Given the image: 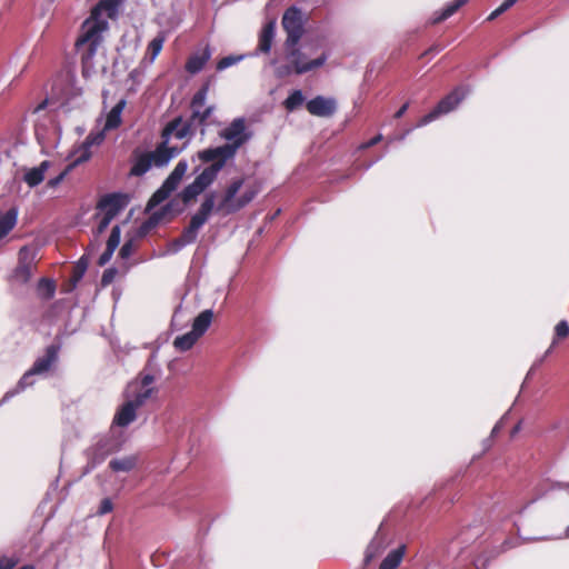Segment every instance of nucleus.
Wrapping results in <instances>:
<instances>
[{
	"label": "nucleus",
	"instance_id": "864d4df0",
	"mask_svg": "<svg viewBox=\"0 0 569 569\" xmlns=\"http://www.w3.org/2000/svg\"><path fill=\"white\" fill-rule=\"evenodd\" d=\"M11 396H12V393H11V392H7V393H6V396H4V398H3V401H6L7 399H9Z\"/></svg>",
	"mask_w": 569,
	"mask_h": 569
},
{
	"label": "nucleus",
	"instance_id": "39448f33",
	"mask_svg": "<svg viewBox=\"0 0 569 569\" xmlns=\"http://www.w3.org/2000/svg\"><path fill=\"white\" fill-rule=\"evenodd\" d=\"M260 183L256 180L234 178L224 189L223 196L214 208L223 214L234 213L248 206L260 192Z\"/></svg>",
	"mask_w": 569,
	"mask_h": 569
},
{
	"label": "nucleus",
	"instance_id": "603ef678",
	"mask_svg": "<svg viewBox=\"0 0 569 569\" xmlns=\"http://www.w3.org/2000/svg\"><path fill=\"white\" fill-rule=\"evenodd\" d=\"M152 219H154V220L157 221V220H159V219H160V217L158 216V213H157V212H153V213H152Z\"/></svg>",
	"mask_w": 569,
	"mask_h": 569
},
{
	"label": "nucleus",
	"instance_id": "49530a36",
	"mask_svg": "<svg viewBox=\"0 0 569 569\" xmlns=\"http://www.w3.org/2000/svg\"><path fill=\"white\" fill-rule=\"evenodd\" d=\"M113 251L106 248V251L100 256L98 263L99 266H104L112 257Z\"/></svg>",
	"mask_w": 569,
	"mask_h": 569
},
{
	"label": "nucleus",
	"instance_id": "393cba45",
	"mask_svg": "<svg viewBox=\"0 0 569 569\" xmlns=\"http://www.w3.org/2000/svg\"><path fill=\"white\" fill-rule=\"evenodd\" d=\"M213 319L211 309H206L200 312L192 323V331L200 338L210 327Z\"/></svg>",
	"mask_w": 569,
	"mask_h": 569
},
{
	"label": "nucleus",
	"instance_id": "473e14b6",
	"mask_svg": "<svg viewBox=\"0 0 569 569\" xmlns=\"http://www.w3.org/2000/svg\"><path fill=\"white\" fill-rule=\"evenodd\" d=\"M519 545H520V542L517 538H512V537L506 538L499 546L493 548V550L491 551L490 559L496 558V557L500 556L501 553L518 547ZM487 561H489V558L486 559V562Z\"/></svg>",
	"mask_w": 569,
	"mask_h": 569
},
{
	"label": "nucleus",
	"instance_id": "f257e3e1",
	"mask_svg": "<svg viewBox=\"0 0 569 569\" xmlns=\"http://www.w3.org/2000/svg\"><path fill=\"white\" fill-rule=\"evenodd\" d=\"M117 13V4L111 0H101L81 26L80 34L76 47L81 53L82 74L86 78L97 73L99 69L104 70L103 64L96 60L97 48L102 42V33L108 29V19Z\"/></svg>",
	"mask_w": 569,
	"mask_h": 569
},
{
	"label": "nucleus",
	"instance_id": "3c124183",
	"mask_svg": "<svg viewBox=\"0 0 569 569\" xmlns=\"http://www.w3.org/2000/svg\"><path fill=\"white\" fill-rule=\"evenodd\" d=\"M43 107H44V102H43V103H41V104H39V106L37 107L36 111H37V112H39L40 110H42V109H43Z\"/></svg>",
	"mask_w": 569,
	"mask_h": 569
},
{
	"label": "nucleus",
	"instance_id": "1a4fd4ad",
	"mask_svg": "<svg viewBox=\"0 0 569 569\" xmlns=\"http://www.w3.org/2000/svg\"><path fill=\"white\" fill-rule=\"evenodd\" d=\"M282 27L287 32L284 48L298 46L303 34V21L301 11L296 8H289L282 17Z\"/></svg>",
	"mask_w": 569,
	"mask_h": 569
},
{
	"label": "nucleus",
	"instance_id": "412c9836",
	"mask_svg": "<svg viewBox=\"0 0 569 569\" xmlns=\"http://www.w3.org/2000/svg\"><path fill=\"white\" fill-rule=\"evenodd\" d=\"M139 407L126 399V402L118 409L114 415L113 423L119 427H127L137 418V409Z\"/></svg>",
	"mask_w": 569,
	"mask_h": 569
},
{
	"label": "nucleus",
	"instance_id": "5701e85b",
	"mask_svg": "<svg viewBox=\"0 0 569 569\" xmlns=\"http://www.w3.org/2000/svg\"><path fill=\"white\" fill-rule=\"evenodd\" d=\"M210 57H211V50L207 46L201 52L194 53L193 56H191L189 58V60L186 64L187 71L190 73H193V74L199 72L200 70H202V68L208 62Z\"/></svg>",
	"mask_w": 569,
	"mask_h": 569
},
{
	"label": "nucleus",
	"instance_id": "4be33fe9",
	"mask_svg": "<svg viewBox=\"0 0 569 569\" xmlns=\"http://www.w3.org/2000/svg\"><path fill=\"white\" fill-rule=\"evenodd\" d=\"M51 166L50 161H42L38 167L29 168L24 171L23 181L29 187H36L44 180L46 172Z\"/></svg>",
	"mask_w": 569,
	"mask_h": 569
},
{
	"label": "nucleus",
	"instance_id": "5fc2aeb1",
	"mask_svg": "<svg viewBox=\"0 0 569 569\" xmlns=\"http://www.w3.org/2000/svg\"><path fill=\"white\" fill-rule=\"evenodd\" d=\"M563 490L569 495V487H565Z\"/></svg>",
	"mask_w": 569,
	"mask_h": 569
},
{
	"label": "nucleus",
	"instance_id": "0eeeda50",
	"mask_svg": "<svg viewBox=\"0 0 569 569\" xmlns=\"http://www.w3.org/2000/svg\"><path fill=\"white\" fill-rule=\"evenodd\" d=\"M212 163L204 168L194 180L188 184L180 193V198L184 203H189L201 194L208 187H210L217 179L218 173L223 168L221 163L211 161Z\"/></svg>",
	"mask_w": 569,
	"mask_h": 569
},
{
	"label": "nucleus",
	"instance_id": "2eb2a0df",
	"mask_svg": "<svg viewBox=\"0 0 569 569\" xmlns=\"http://www.w3.org/2000/svg\"><path fill=\"white\" fill-rule=\"evenodd\" d=\"M118 450L117 442L111 438L100 439L97 443L87 449L86 456L90 469L96 468L109 455Z\"/></svg>",
	"mask_w": 569,
	"mask_h": 569
},
{
	"label": "nucleus",
	"instance_id": "e433bc0d",
	"mask_svg": "<svg viewBox=\"0 0 569 569\" xmlns=\"http://www.w3.org/2000/svg\"><path fill=\"white\" fill-rule=\"evenodd\" d=\"M120 227L114 226L111 230V233L109 236V239L107 241V249L114 252V250L118 248L120 243Z\"/></svg>",
	"mask_w": 569,
	"mask_h": 569
},
{
	"label": "nucleus",
	"instance_id": "c85d7f7f",
	"mask_svg": "<svg viewBox=\"0 0 569 569\" xmlns=\"http://www.w3.org/2000/svg\"><path fill=\"white\" fill-rule=\"evenodd\" d=\"M137 460V457L133 455L122 458H116L109 462V467L114 472H129L136 467Z\"/></svg>",
	"mask_w": 569,
	"mask_h": 569
},
{
	"label": "nucleus",
	"instance_id": "8fccbe9b",
	"mask_svg": "<svg viewBox=\"0 0 569 569\" xmlns=\"http://www.w3.org/2000/svg\"><path fill=\"white\" fill-rule=\"evenodd\" d=\"M130 252V246L128 243H126L121 249H120V254L122 257H127Z\"/></svg>",
	"mask_w": 569,
	"mask_h": 569
},
{
	"label": "nucleus",
	"instance_id": "c756f323",
	"mask_svg": "<svg viewBox=\"0 0 569 569\" xmlns=\"http://www.w3.org/2000/svg\"><path fill=\"white\" fill-rule=\"evenodd\" d=\"M17 222V212L11 209L4 213L0 212V239L3 238L14 227Z\"/></svg>",
	"mask_w": 569,
	"mask_h": 569
},
{
	"label": "nucleus",
	"instance_id": "79ce46f5",
	"mask_svg": "<svg viewBox=\"0 0 569 569\" xmlns=\"http://www.w3.org/2000/svg\"><path fill=\"white\" fill-rule=\"evenodd\" d=\"M73 167H70V164L67 167V169L64 171H62L59 176H57L56 178L53 179H50L48 181V186L51 187V188H54L57 187L63 179L64 177L68 174V172L72 169Z\"/></svg>",
	"mask_w": 569,
	"mask_h": 569
},
{
	"label": "nucleus",
	"instance_id": "f03ea898",
	"mask_svg": "<svg viewBox=\"0 0 569 569\" xmlns=\"http://www.w3.org/2000/svg\"><path fill=\"white\" fill-rule=\"evenodd\" d=\"M192 122L183 121L181 118H177L169 122L162 132L163 141L153 150L137 153L131 168L130 173L132 176H142L152 167H164L169 161L174 158L181 149L177 147H169L170 138L184 139L190 137L192 131Z\"/></svg>",
	"mask_w": 569,
	"mask_h": 569
},
{
	"label": "nucleus",
	"instance_id": "aec40b11",
	"mask_svg": "<svg viewBox=\"0 0 569 569\" xmlns=\"http://www.w3.org/2000/svg\"><path fill=\"white\" fill-rule=\"evenodd\" d=\"M388 546L389 540L387 537L383 533L378 532L366 549L365 562L370 563L372 560L380 557Z\"/></svg>",
	"mask_w": 569,
	"mask_h": 569
},
{
	"label": "nucleus",
	"instance_id": "9b49d317",
	"mask_svg": "<svg viewBox=\"0 0 569 569\" xmlns=\"http://www.w3.org/2000/svg\"><path fill=\"white\" fill-rule=\"evenodd\" d=\"M153 382L154 377L152 375H143L139 380H134L128 385L126 390V399L134 402V405L140 408L153 395Z\"/></svg>",
	"mask_w": 569,
	"mask_h": 569
},
{
	"label": "nucleus",
	"instance_id": "37998d69",
	"mask_svg": "<svg viewBox=\"0 0 569 569\" xmlns=\"http://www.w3.org/2000/svg\"><path fill=\"white\" fill-rule=\"evenodd\" d=\"M17 565V561L12 558L1 557L0 558V569H13Z\"/></svg>",
	"mask_w": 569,
	"mask_h": 569
},
{
	"label": "nucleus",
	"instance_id": "423d86ee",
	"mask_svg": "<svg viewBox=\"0 0 569 569\" xmlns=\"http://www.w3.org/2000/svg\"><path fill=\"white\" fill-rule=\"evenodd\" d=\"M214 209V193L206 194L200 208L192 216L190 224L183 230L181 236L170 244L171 252H178L181 248L196 241L199 229L207 222Z\"/></svg>",
	"mask_w": 569,
	"mask_h": 569
},
{
	"label": "nucleus",
	"instance_id": "09e8293b",
	"mask_svg": "<svg viewBox=\"0 0 569 569\" xmlns=\"http://www.w3.org/2000/svg\"><path fill=\"white\" fill-rule=\"evenodd\" d=\"M408 109V103H405L395 114L396 118H400L405 114Z\"/></svg>",
	"mask_w": 569,
	"mask_h": 569
},
{
	"label": "nucleus",
	"instance_id": "cd10ccee",
	"mask_svg": "<svg viewBox=\"0 0 569 569\" xmlns=\"http://www.w3.org/2000/svg\"><path fill=\"white\" fill-rule=\"evenodd\" d=\"M164 41L166 34L160 32L149 42L144 57V60L148 59L149 64L153 63L158 54L161 52Z\"/></svg>",
	"mask_w": 569,
	"mask_h": 569
},
{
	"label": "nucleus",
	"instance_id": "4d7b16f0",
	"mask_svg": "<svg viewBox=\"0 0 569 569\" xmlns=\"http://www.w3.org/2000/svg\"><path fill=\"white\" fill-rule=\"evenodd\" d=\"M518 0H515V3L517 2Z\"/></svg>",
	"mask_w": 569,
	"mask_h": 569
},
{
	"label": "nucleus",
	"instance_id": "f704fd0d",
	"mask_svg": "<svg viewBox=\"0 0 569 569\" xmlns=\"http://www.w3.org/2000/svg\"><path fill=\"white\" fill-rule=\"evenodd\" d=\"M94 219L97 221V226L93 229V234H94V237H99L101 233H103L106 231V229L109 227V224L112 220L104 217L100 212L96 213Z\"/></svg>",
	"mask_w": 569,
	"mask_h": 569
},
{
	"label": "nucleus",
	"instance_id": "6e6d98bb",
	"mask_svg": "<svg viewBox=\"0 0 569 569\" xmlns=\"http://www.w3.org/2000/svg\"><path fill=\"white\" fill-rule=\"evenodd\" d=\"M556 489H562L561 486H558V487H552V490L555 491Z\"/></svg>",
	"mask_w": 569,
	"mask_h": 569
},
{
	"label": "nucleus",
	"instance_id": "7ed1b4c3",
	"mask_svg": "<svg viewBox=\"0 0 569 569\" xmlns=\"http://www.w3.org/2000/svg\"><path fill=\"white\" fill-rule=\"evenodd\" d=\"M219 137L227 143L199 151L198 158L202 162L217 161L224 167L227 161L233 159L237 151L252 138V131L244 118H236L219 132Z\"/></svg>",
	"mask_w": 569,
	"mask_h": 569
},
{
	"label": "nucleus",
	"instance_id": "58836bf2",
	"mask_svg": "<svg viewBox=\"0 0 569 569\" xmlns=\"http://www.w3.org/2000/svg\"><path fill=\"white\" fill-rule=\"evenodd\" d=\"M482 535V529L480 526H475L467 528L466 530L461 531L460 537L462 542H468L470 538L475 537L478 538Z\"/></svg>",
	"mask_w": 569,
	"mask_h": 569
},
{
	"label": "nucleus",
	"instance_id": "a211bd4d",
	"mask_svg": "<svg viewBox=\"0 0 569 569\" xmlns=\"http://www.w3.org/2000/svg\"><path fill=\"white\" fill-rule=\"evenodd\" d=\"M307 110L316 117L328 118L337 110V101L333 98L318 96L307 102Z\"/></svg>",
	"mask_w": 569,
	"mask_h": 569
},
{
	"label": "nucleus",
	"instance_id": "2f4dec72",
	"mask_svg": "<svg viewBox=\"0 0 569 569\" xmlns=\"http://www.w3.org/2000/svg\"><path fill=\"white\" fill-rule=\"evenodd\" d=\"M467 2L468 0H453L451 3L447 4L446 8L439 14L433 17L432 23H439L448 19Z\"/></svg>",
	"mask_w": 569,
	"mask_h": 569
},
{
	"label": "nucleus",
	"instance_id": "c9c22d12",
	"mask_svg": "<svg viewBox=\"0 0 569 569\" xmlns=\"http://www.w3.org/2000/svg\"><path fill=\"white\" fill-rule=\"evenodd\" d=\"M38 290L43 297L51 298L54 295L56 286L53 281L43 278L38 283Z\"/></svg>",
	"mask_w": 569,
	"mask_h": 569
},
{
	"label": "nucleus",
	"instance_id": "4468645a",
	"mask_svg": "<svg viewBox=\"0 0 569 569\" xmlns=\"http://www.w3.org/2000/svg\"><path fill=\"white\" fill-rule=\"evenodd\" d=\"M34 270V252L27 247H23L19 252V262L14 269L11 279L18 284L27 283Z\"/></svg>",
	"mask_w": 569,
	"mask_h": 569
},
{
	"label": "nucleus",
	"instance_id": "c03bdc74",
	"mask_svg": "<svg viewBox=\"0 0 569 569\" xmlns=\"http://www.w3.org/2000/svg\"><path fill=\"white\" fill-rule=\"evenodd\" d=\"M114 274H116V271L113 269L106 270L101 278L102 286H108L109 283H111Z\"/></svg>",
	"mask_w": 569,
	"mask_h": 569
},
{
	"label": "nucleus",
	"instance_id": "6ab92c4d",
	"mask_svg": "<svg viewBox=\"0 0 569 569\" xmlns=\"http://www.w3.org/2000/svg\"><path fill=\"white\" fill-rule=\"evenodd\" d=\"M126 206V199L120 194H109L98 203V212L113 220Z\"/></svg>",
	"mask_w": 569,
	"mask_h": 569
},
{
	"label": "nucleus",
	"instance_id": "7c9ffc66",
	"mask_svg": "<svg viewBox=\"0 0 569 569\" xmlns=\"http://www.w3.org/2000/svg\"><path fill=\"white\" fill-rule=\"evenodd\" d=\"M198 339L199 337L191 330L182 336L177 337L173 340V346L180 351H187L194 346Z\"/></svg>",
	"mask_w": 569,
	"mask_h": 569
},
{
	"label": "nucleus",
	"instance_id": "72a5a7b5",
	"mask_svg": "<svg viewBox=\"0 0 569 569\" xmlns=\"http://www.w3.org/2000/svg\"><path fill=\"white\" fill-rule=\"evenodd\" d=\"M305 97L300 90H295L284 101L288 111H293L302 104Z\"/></svg>",
	"mask_w": 569,
	"mask_h": 569
},
{
	"label": "nucleus",
	"instance_id": "ddd939ff",
	"mask_svg": "<svg viewBox=\"0 0 569 569\" xmlns=\"http://www.w3.org/2000/svg\"><path fill=\"white\" fill-rule=\"evenodd\" d=\"M465 97L466 92L463 90L456 89L445 97L431 112L421 118L418 126H425L437 119L439 116L452 111L465 99Z\"/></svg>",
	"mask_w": 569,
	"mask_h": 569
},
{
	"label": "nucleus",
	"instance_id": "a878e982",
	"mask_svg": "<svg viewBox=\"0 0 569 569\" xmlns=\"http://www.w3.org/2000/svg\"><path fill=\"white\" fill-rule=\"evenodd\" d=\"M274 31H276V24L273 21L267 23L263 27V29L260 33V37H259V44H258L259 51H261L263 53H268L270 51L272 41L274 38Z\"/></svg>",
	"mask_w": 569,
	"mask_h": 569
},
{
	"label": "nucleus",
	"instance_id": "20e7f679",
	"mask_svg": "<svg viewBox=\"0 0 569 569\" xmlns=\"http://www.w3.org/2000/svg\"><path fill=\"white\" fill-rule=\"evenodd\" d=\"M286 50V63L280 64L276 69V76L279 78L288 77L292 73L302 74L313 69L321 67L327 56L321 52L315 53L313 46L302 44L301 47L292 46L291 48H284Z\"/></svg>",
	"mask_w": 569,
	"mask_h": 569
},
{
	"label": "nucleus",
	"instance_id": "de8ad7c7",
	"mask_svg": "<svg viewBox=\"0 0 569 569\" xmlns=\"http://www.w3.org/2000/svg\"><path fill=\"white\" fill-rule=\"evenodd\" d=\"M381 139H382V136L378 134V136L373 137L371 140H369L368 142H366L365 144H362L361 148H363V149L370 148V147L377 144L378 142H380Z\"/></svg>",
	"mask_w": 569,
	"mask_h": 569
},
{
	"label": "nucleus",
	"instance_id": "a19ab883",
	"mask_svg": "<svg viewBox=\"0 0 569 569\" xmlns=\"http://www.w3.org/2000/svg\"><path fill=\"white\" fill-rule=\"evenodd\" d=\"M515 4V0H505L496 10H493L490 16L489 20L496 19L498 16L510 9Z\"/></svg>",
	"mask_w": 569,
	"mask_h": 569
},
{
	"label": "nucleus",
	"instance_id": "f8f14e48",
	"mask_svg": "<svg viewBox=\"0 0 569 569\" xmlns=\"http://www.w3.org/2000/svg\"><path fill=\"white\" fill-rule=\"evenodd\" d=\"M208 87L201 88L191 100V122L197 126H208L211 123V116L214 111L213 106L206 107Z\"/></svg>",
	"mask_w": 569,
	"mask_h": 569
},
{
	"label": "nucleus",
	"instance_id": "a18cd8bd",
	"mask_svg": "<svg viewBox=\"0 0 569 569\" xmlns=\"http://www.w3.org/2000/svg\"><path fill=\"white\" fill-rule=\"evenodd\" d=\"M113 509V506L111 503V500H102L100 508L98 510L99 515H106L110 512Z\"/></svg>",
	"mask_w": 569,
	"mask_h": 569
},
{
	"label": "nucleus",
	"instance_id": "f3484780",
	"mask_svg": "<svg viewBox=\"0 0 569 569\" xmlns=\"http://www.w3.org/2000/svg\"><path fill=\"white\" fill-rule=\"evenodd\" d=\"M57 359V351L54 349V347H49L47 349V355L40 359H38L32 368L24 373V376L21 378L20 382H19V388L20 389H23L26 386L28 385H31V382H29V378L33 375H40V373H43L46 371H48L50 369V367L52 366V363L56 361Z\"/></svg>",
	"mask_w": 569,
	"mask_h": 569
},
{
	"label": "nucleus",
	"instance_id": "bb28decb",
	"mask_svg": "<svg viewBox=\"0 0 569 569\" xmlns=\"http://www.w3.org/2000/svg\"><path fill=\"white\" fill-rule=\"evenodd\" d=\"M405 552H406L405 545H401L398 548L391 550L387 555V557L381 561L379 569H396L400 565V562L405 556Z\"/></svg>",
	"mask_w": 569,
	"mask_h": 569
},
{
	"label": "nucleus",
	"instance_id": "6e6552de",
	"mask_svg": "<svg viewBox=\"0 0 569 569\" xmlns=\"http://www.w3.org/2000/svg\"><path fill=\"white\" fill-rule=\"evenodd\" d=\"M187 170L188 162L186 160H180L176 164L170 176L166 179L161 188L158 189L149 200L148 209H151L152 207H156L164 201L170 196V193L177 189Z\"/></svg>",
	"mask_w": 569,
	"mask_h": 569
},
{
	"label": "nucleus",
	"instance_id": "dca6fc26",
	"mask_svg": "<svg viewBox=\"0 0 569 569\" xmlns=\"http://www.w3.org/2000/svg\"><path fill=\"white\" fill-rule=\"evenodd\" d=\"M104 129L98 131H91L86 140L74 151V159L70 163V167H76L80 163L88 161L91 158V147L99 146L104 140Z\"/></svg>",
	"mask_w": 569,
	"mask_h": 569
},
{
	"label": "nucleus",
	"instance_id": "ea45409f",
	"mask_svg": "<svg viewBox=\"0 0 569 569\" xmlns=\"http://www.w3.org/2000/svg\"><path fill=\"white\" fill-rule=\"evenodd\" d=\"M242 59V56H229V57H224L222 58L218 64H217V69L219 71L221 70H224L233 64H236L237 62H239L240 60Z\"/></svg>",
	"mask_w": 569,
	"mask_h": 569
},
{
	"label": "nucleus",
	"instance_id": "9d476101",
	"mask_svg": "<svg viewBox=\"0 0 569 569\" xmlns=\"http://www.w3.org/2000/svg\"><path fill=\"white\" fill-rule=\"evenodd\" d=\"M60 128L53 116L46 114L36 123V137L43 148H54L60 139Z\"/></svg>",
	"mask_w": 569,
	"mask_h": 569
},
{
	"label": "nucleus",
	"instance_id": "b1692460",
	"mask_svg": "<svg viewBox=\"0 0 569 569\" xmlns=\"http://www.w3.org/2000/svg\"><path fill=\"white\" fill-rule=\"evenodd\" d=\"M124 107H126V100L121 99L109 111V113L107 114L104 127H103V129L106 131L117 129L121 124V114H122Z\"/></svg>",
	"mask_w": 569,
	"mask_h": 569
},
{
	"label": "nucleus",
	"instance_id": "4c0bfd02",
	"mask_svg": "<svg viewBox=\"0 0 569 569\" xmlns=\"http://www.w3.org/2000/svg\"><path fill=\"white\" fill-rule=\"evenodd\" d=\"M569 336V325L566 320H561L557 323L555 328V340L552 345L556 343L558 339H565Z\"/></svg>",
	"mask_w": 569,
	"mask_h": 569
}]
</instances>
